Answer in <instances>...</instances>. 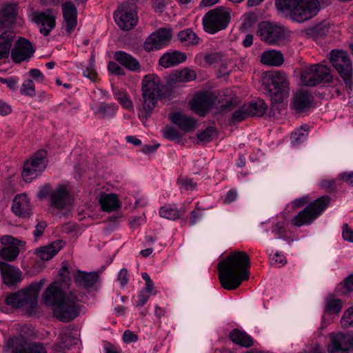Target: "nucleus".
<instances>
[{
  "label": "nucleus",
  "instance_id": "obj_53",
  "mask_svg": "<svg viewBox=\"0 0 353 353\" xmlns=\"http://www.w3.org/2000/svg\"><path fill=\"white\" fill-rule=\"evenodd\" d=\"M24 353H47L46 348L41 343H29Z\"/></svg>",
  "mask_w": 353,
  "mask_h": 353
},
{
  "label": "nucleus",
  "instance_id": "obj_32",
  "mask_svg": "<svg viewBox=\"0 0 353 353\" xmlns=\"http://www.w3.org/2000/svg\"><path fill=\"white\" fill-rule=\"evenodd\" d=\"M260 61L267 65L280 66L284 62V57L280 51L266 50L261 53Z\"/></svg>",
  "mask_w": 353,
  "mask_h": 353
},
{
  "label": "nucleus",
  "instance_id": "obj_36",
  "mask_svg": "<svg viewBox=\"0 0 353 353\" xmlns=\"http://www.w3.org/2000/svg\"><path fill=\"white\" fill-rule=\"evenodd\" d=\"M99 203L103 211L116 210L119 207V199L114 194H105L101 196Z\"/></svg>",
  "mask_w": 353,
  "mask_h": 353
},
{
  "label": "nucleus",
  "instance_id": "obj_8",
  "mask_svg": "<svg viewBox=\"0 0 353 353\" xmlns=\"http://www.w3.org/2000/svg\"><path fill=\"white\" fill-rule=\"evenodd\" d=\"M231 20L230 10L225 7L209 10L202 19L203 30L209 34H215L225 29Z\"/></svg>",
  "mask_w": 353,
  "mask_h": 353
},
{
  "label": "nucleus",
  "instance_id": "obj_47",
  "mask_svg": "<svg viewBox=\"0 0 353 353\" xmlns=\"http://www.w3.org/2000/svg\"><path fill=\"white\" fill-rule=\"evenodd\" d=\"M307 136V132L303 128H300L294 131L291 135V142L294 146H297L303 143Z\"/></svg>",
  "mask_w": 353,
  "mask_h": 353
},
{
  "label": "nucleus",
  "instance_id": "obj_24",
  "mask_svg": "<svg viewBox=\"0 0 353 353\" xmlns=\"http://www.w3.org/2000/svg\"><path fill=\"white\" fill-rule=\"evenodd\" d=\"M168 118L183 132H191L196 128V120L185 114L179 112H172L169 114Z\"/></svg>",
  "mask_w": 353,
  "mask_h": 353
},
{
  "label": "nucleus",
  "instance_id": "obj_64",
  "mask_svg": "<svg viewBox=\"0 0 353 353\" xmlns=\"http://www.w3.org/2000/svg\"><path fill=\"white\" fill-rule=\"evenodd\" d=\"M345 290L343 293H349L353 291V274L347 276L343 283Z\"/></svg>",
  "mask_w": 353,
  "mask_h": 353
},
{
  "label": "nucleus",
  "instance_id": "obj_63",
  "mask_svg": "<svg viewBox=\"0 0 353 353\" xmlns=\"http://www.w3.org/2000/svg\"><path fill=\"white\" fill-rule=\"evenodd\" d=\"M29 74L31 78L40 83L43 82L45 79L44 75L39 69H31L29 71Z\"/></svg>",
  "mask_w": 353,
  "mask_h": 353
},
{
  "label": "nucleus",
  "instance_id": "obj_44",
  "mask_svg": "<svg viewBox=\"0 0 353 353\" xmlns=\"http://www.w3.org/2000/svg\"><path fill=\"white\" fill-rule=\"evenodd\" d=\"M163 137L169 141H179L182 134L176 128L171 126H167L161 130Z\"/></svg>",
  "mask_w": 353,
  "mask_h": 353
},
{
  "label": "nucleus",
  "instance_id": "obj_4",
  "mask_svg": "<svg viewBox=\"0 0 353 353\" xmlns=\"http://www.w3.org/2000/svg\"><path fill=\"white\" fill-rule=\"evenodd\" d=\"M45 283L46 280L42 279L31 283L27 288L10 294L5 299L6 304L14 308L21 307L30 314H32L37 306L39 292Z\"/></svg>",
  "mask_w": 353,
  "mask_h": 353
},
{
  "label": "nucleus",
  "instance_id": "obj_54",
  "mask_svg": "<svg viewBox=\"0 0 353 353\" xmlns=\"http://www.w3.org/2000/svg\"><path fill=\"white\" fill-rule=\"evenodd\" d=\"M83 74L84 77L90 79L91 81L95 80L97 77V72L95 71L93 63H89V65L83 70Z\"/></svg>",
  "mask_w": 353,
  "mask_h": 353
},
{
  "label": "nucleus",
  "instance_id": "obj_22",
  "mask_svg": "<svg viewBox=\"0 0 353 353\" xmlns=\"http://www.w3.org/2000/svg\"><path fill=\"white\" fill-rule=\"evenodd\" d=\"M51 206L57 209H63L70 204V195L64 185H59L50 194Z\"/></svg>",
  "mask_w": 353,
  "mask_h": 353
},
{
  "label": "nucleus",
  "instance_id": "obj_33",
  "mask_svg": "<svg viewBox=\"0 0 353 353\" xmlns=\"http://www.w3.org/2000/svg\"><path fill=\"white\" fill-rule=\"evenodd\" d=\"M229 339L234 343L244 347H250L254 345L253 339L250 335L236 328L230 332Z\"/></svg>",
  "mask_w": 353,
  "mask_h": 353
},
{
  "label": "nucleus",
  "instance_id": "obj_27",
  "mask_svg": "<svg viewBox=\"0 0 353 353\" xmlns=\"http://www.w3.org/2000/svg\"><path fill=\"white\" fill-rule=\"evenodd\" d=\"M114 58L117 62L130 71L139 72L141 70L139 61L131 54L124 51L115 52Z\"/></svg>",
  "mask_w": 353,
  "mask_h": 353
},
{
  "label": "nucleus",
  "instance_id": "obj_10",
  "mask_svg": "<svg viewBox=\"0 0 353 353\" xmlns=\"http://www.w3.org/2000/svg\"><path fill=\"white\" fill-rule=\"evenodd\" d=\"M330 68L322 64H315L305 68L301 74V81L306 86H315L321 83L331 81Z\"/></svg>",
  "mask_w": 353,
  "mask_h": 353
},
{
  "label": "nucleus",
  "instance_id": "obj_14",
  "mask_svg": "<svg viewBox=\"0 0 353 353\" xmlns=\"http://www.w3.org/2000/svg\"><path fill=\"white\" fill-rule=\"evenodd\" d=\"M257 33L261 40L270 44L277 43L285 38L284 28L270 22L261 23Z\"/></svg>",
  "mask_w": 353,
  "mask_h": 353
},
{
  "label": "nucleus",
  "instance_id": "obj_7",
  "mask_svg": "<svg viewBox=\"0 0 353 353\" xmlns=\"http://www.w3.org/2000/svg\"><path fill=\"white\" fill-rule=\"evenodd\" d=\"M330 197L323 196L310 203L291 219V224L294 227H301L311 224L327 207Z\"/></svg>",
  "mask_w": 353,
  "mask_h": 353
},
{
  "label": "nucleus",
  "instance_id": "obj_2",
  "mask_svg": "<svg viewBox=\"0 0 353 353\" xmlns=\"http://www.w3.org/2000/svg\"><path fill=\"white\" fill-rule=\"evenodd\" d=\"M250 261L248 255L241 251L230 253L218 264L219 278L222 287L228 290L236 289L249 279Z\"/></svg>",
  "mask_w": 353,
  "mask_h": 353
},
{
  "label": "nucleus",
  "instance_id": "obj_43",
  "mask_svg": "<svg viewBox=\"0 0 353 353\" xmlns=\"http://www.w3.org/2000/svg\"><path fill=\"white\" fill-rule=\"evenodd\" d=\"M343 303L337 299H327L325 310L330 314H338L341 310Z\"/></svg>",
  "mask_w": 353,
  "mask_h": 353
},
{
  "label": "nucleus",
  "instance_id": "obj_1",
  "mask_svg": "<svg viewBox=\"0 0 353 353\" xmlns=\"http://www.w3.org/2000/svg\"><path fill=\"white\" fill-rule=\"evenodd\" d=\"M83 294L76 292L64 293L59 282L52 283L43 294V303L54 307V316L63 322H69L80 312V303Z\"/></svg>",
  "mask_w": 353,
  "mask_h": 353
},
{
  "label": "nucleus",
  "instance_id": "obj_46",
  "mask_svg": "<svg viewBox=\"0 0 353 353\" xmlns=\"http://www.w3.org/2000/svg\"><path fill=\"white\" fill-rule=\"evenodd\" d=\"M179 188L183 190L192 191L196 188V183L194 182L192 179L184 176L179 177L176 181Z\"/></svg>",
  "mask_w": 353,
  "mask_h": 353
},
{
  "label": "nucleus",
  "instance_id": "obj_37",
  "mask_svg": "<svg viewBox=\"0 0 353 353\" xmlns=\"http://www.w3.org/2000/svg\"><path fill=\"white\" fill-rule=\"evenodd\" d=\"M196 77L194 70L185 68L176 70L170 77V80L174 83H186L194 80Z\"/></svg>",
  "mask_w": 353,
  "mask_h": 353
},
{
  "label": "nucleus",
  "instance_id": "obj_60",
  "mask_svg": "<svg viewBox=\"0 0 353 353\" xmlns=\"http://www.w3.org/2000/svg\"><path fill=\"white\" fill-rule=\"evenodd\" d=\"M203 213L199 210H192L190 213L189 224L190 226L195 225L197 221L201 219Z\"/></svg>",
  "mask_w": 353,
  "mask_h": 353
},
{
  "label": "nucleus",
  "instance_id": "obj_28",
  "mask_svg": "<svg viewBox=\"0 0 353 353\" xmlns=\"http://www.w3.org/2000/svg\"><path fill=\"white\" fill-rule=\"evenodd\" d=\"M17 6L14 3L6 5L0 10V26L8 28L16 21Z\"/></svg>",
  "mask_w": 353,
  "mask_h": 353
},
{
  "label": "nucleus",
  "instance_id": "obj_40",
  "mask_svg": "<svg viewBox=\"0 0 353 353\" xmlns=\"http://www.w3.org/2000/svg\"><path fill=\"white\" fill-rule=\"evenodd\" d=\"M179 40L185 43L186 46H195L199 44L200 39L191 29L187 28L178 34Z\"/></svg>",
  "mask_w": 353,
  "mask_h": 353
},
{
  "label": "nucleus",
  "instance_id": "obj_35",
  "mask_svg": "<svg viewBox=\"0 0 353 353\" xmlns=\"http://www.w3.org/2000/svg\"><path fill=\"white\" fill-rule=\"evenodd\" d=\"M13 39L14 35L11 32L6 31L0 35V59L9 57Z\"/></svg>",
  "mask_w": 353,
  "mask_h": 353
},
{
  "label": "nucleus",
  "instance_id": "obj_51",
  "mask_svg": "<svg viewBox=\"0 0 353 353\" xmlns=\"http://www.w3.org/2000/svg\"><path fill=\"white\" fill-rule=\"evenodd\" d=\"M270 263L276 267H281L287 263V259L283 254L276 252L272 256H270Z\"/></svg>",
  "mask_w": 353,
  "mask_h": 353
},
{
  "label": "nucleus",
  "instance_id": "obj_23",
  "mask_svg": "<svg viewBox=\"0 0 353 353\" xmlns=\"http://www.w3.org/2000/svg\"><path fill=\"white\" fill-rule=\"evenodd\" d=\"M351 350L350 339L344 334L338 333L332 336L328 353H348Z\"/></svg>",
  "mask_w": 353,
  "mask_h": 353
},
{
  "label": "nucleus",
  "instance_id": "obj_34",
  "mask_svg": "<svg viewBox=\"0 0 353 353\" xmlns=\"http://www.w3.org/2000/svg\"><path fill=\"white\" fill-rule=\"evenodd\" d=\"M184 213V210H179L174 204H165L161 206L159 210L161 217L172 221L179 219Z\"/></svg>",
  "mask_w": 353,
  "mask_h": 353
},
{
  "label": "nucleus",
  "instance_id": "obj_11",
  "mask_svg": "<svg viewBox=\"0 0 353 353\" xmlns=\"http://www.w3.org/2000/svg\"><path fill=\"white\" fill-rule=\"evenodd\" d=\"M46 155L47 152L46 150H40L30 160L25 163L22 176L26 181H29L36 178L46 168Z\"/></svg>",
  "mask_w": 353,
  "mask_h": 353
},
{
  "label": "nucleus",
  "instance_id": "obj_3",
  "mask_svg": "<svg viewBox=\"0 0 353 353\" xmlns=\"http://www.w3.org/2000/svg\"><path fill=\"white\" fill-rule=\"evenodd\" d=\"M275 6L280 14L299 23L312 19L320 10L318 0H275Z\"/></svg>",
  "mask_w": 353,
  "mask_h": 353
},
{
  "label": "nucleus",
  "instance_id": "obj_48",
  "mask_svg": "<svg viewBox=\"0 0 353 353\" xmlns=\"http://www.w3.org/2000/svg\"><path fill=\"white\" fill-rule=\"evenodd\" d=\"M20 93L30 97L35 96V85L32 80L27 79L23 81L20 88Z\"/></svg>",
  "mask_w": 353,
  "mask_h": 353
},
{
  "label": "nucleus",
  "instance_id": "obj_49",
  "mask_svg": "<svg viewBox=\"0 0 353 353\" xmlns=\"http://www.w3.org/2000/svg\"><path fill=\"white\" fill-rule=\"evenodd\" d=\"M249 116L250 115L248 110V106L246 104H244L242 107L236 110L233 112L232 116V121L233 122H240L245 119Z\"/></svg>",
  "mask_w": 353,
  "mask_h": 353
},
{
  "label": "nucleus",
  "instance_id": "obj_57",
  "mask_svg": "<svg viewBox=\"0 0 353 353\" xmlns=\"http://www.w3.org/2000/svg\"><path fill=\"white\" fill-rule=\"evenodd\" d=\"M108 69L109 72L115 75H123V69L116 62L110 61L108 63Z\"/></svg>",
  "mask_w": 353,
  "mask_h": 353
},
{
  "label": "nucleus",
  "instance_id": "obj_21",
  "mask_svg": "<svg viewBox=\"0 0 353 353\" xmlns=\"http://www.w3.org/2000/svg\"><path fill=\"white\" fill-rule=\"evenodd\" d=\"M0 271L3 283L7 285L12 286L22 280L19 269L4 261H0Z\"/></svg>",
  "mask_w": 353,
  "mask_h": 353
},
{
  "label": "nucleus",
  "instance_id": "obj_50",
  "mask_svg": "<svg viewBox=\"0 0 353 353\" xmlns=\"http://www.w3.org/2000/svg\"><path fill=\"white\" fill-rule=\"evenodd\" d=\"M341 323L344 327H353V307L344 312L341 318Z\"/></svg>",
  "mask_w": 353,
  "mask_h": 353
},
{
  "label": "nucleus",
  "instance_id": "obj_5",
  "mask_svg": "<svg viewBox=\"0 0 353 353\" xmlns=\"http://www.w3.org/2000/svg\"><path fill=\"white\" fill-rule=\"evenodd\" d=\"M161 80L154 74L145 75L142 80V108L145 117L152 112L161 94Z\"/></svg>",
  "mask_w": 353,
  "mask_h": 353
},
{
  "label": "nucleus",
  "instance_id": "obj_41",
  "mask_svg": "<svg viewBox=\"0 0 353 353\" xmlns=\"http://www.w3.org/2000/svg\"><path fill=\"white\" fill-rule=\"evenodd\" d=\"M249 115L252 117H261L264 114L267 105L263 100H257L246 104Z\"/></svg>",
  "mask_w": 353,
  "mask_h": 353
},
{
  "label": "nucleus",
  "instance_id": "obj_12",
  "mask_svg": "<svg viewBox=\"0 0 353 353\" xmlns=\"http://www.w3.org/2000/svg\"><path fill=\"white\" fill-rule=\"evenodd\" d=\"M172 37L170 28H161L147 37L143 43V49L148 52L160 50L169 44Z\"/></svg>",
  "mask_w": 353,
  "mask_h": 353
},
{
  "label": "nucleus",
  "instance_id": "obj_20",
  "mask_svg": "<svg viewBox=\"0 0 353 353\" xmlns=\"http://www.w3.org/2000/svg\"><path fill=\"white\" fill-rule=\"evenodd\" d=\"M34 19L40 32L44 36L48 35L55 27V17L49 10L36 14Z\"/></svg>",
  "mask_w": 353,
  "mask_h": 353
},
{
  "label": "nucleus",
  "instance_id": "obj_13",
  "mask_svg": "<svg viewBox=\"0 0 353 353\" xmlns=\"http://www.w3.org/2000/svg\"><path fill=\"white\" fill-rule=\"evenodd\" d=\"M0 258L6 261H13L19 256L20 248L25 245L26 242L10 235H3L0 238Z\"/></svg>",
  "mask_w": 353,
  "mask_h": 353
},
{
  "label": "nucleus",
  "instance_id": "obj_19",
  "mask_svg": "<svg viewBox=\"0 0 353 353\" xmlns=\"http://www.w3.org/2000/svg\"><path fill=\"white\" fill-rule=\"evenodd\" d=\"M314 101V97L307 90H300L294 94L291 107L297 112L310 109Z\"/></svg>",
  "mask_w": 353,
  "mask_h": 353
},
{
  "label": "nucleus",
  "instance_id": "obj_42",
  "mask_svg": "<svg viewBox=\"0 0 353 353\" xmlns=\"http://www.w3.org/2000/svg\"><path fill=\"white\" fill-rule=\"evenodd\" d=\"M113 94L120 104L126 109L133 108V104L127 92L123 90L113 89Z\"/></svg>",
  "mask_w": 353,
  "mask_h": 353
},
{
  "label": "nucleus",
  "instance_id": "obj_15",
  "mask_svg": "<svg viewBox=\"0 0 353 353\" xmlns=\"http://www.w3.org/2000/svg\"><path fill=\"white\" fill-rule=\"evenodd\" d=\"M114 19L117 26L123 30H131L138 21L135 10L126 6L119 7L114 12Z\"/></svg>",
  "mask_w": 353,
  "mask_h": 353
},
{
  "label": "nucleus",
  "instance_id": "obj_61",
  "mask_svg": "<svg viewBox=\"0 0 353 353\" xmlns=\"http://www.w3.org/2000/svg\"><path fill=\"white\" fill-rule=\"evenodd\" d=\"M342 236L345 241L353 242V230L349 228L347 223L343 225Z\"/></svg>",
  "mask_w": 353,
  "mask_h": 353
},
{
  "label": "nucleus",
  "instance_id": "obj_30",
  "mask_svg": "<svg viewBox=\"0 0 353 353\" xmlns=\"http://www.w3.org/2000/svg\"><path fill=\"white\" fill-rule=\"evenodd\" d=\"M99 278V276L97 272L78 271L74 275V281L79 286L89 289L97 283Z\"/></svg>",
  "mask_w": 353,
  "mask_h": 353
},
{
  "label": "nucleus",
  "instance_id": "obj_56",
  "mask_svg": "<svg viewBox=\"0 0 353 353\" xmlns=\"http://www.w3.org/2000/svg\"><path fill=\"white\" fill-rule=\"evenodd\" d=\"M320 186L327 192H334L336 188V182L334 179H325L321 181Z\"/></svg>",
  "mask_w": 353,
  "mask_h": 353
},
{
  "label": "nucleus",
  "instance_id": "obj_18",
  "mask_svg": "<svg viewBox=\"0 0 353 353\" xmlns=\"http://www.w3.org/2000/svg\"><path fill=\"white\" fill-rule=\"evenodd\" d=\"M63 17V29L67 34H70L77 26V10L71 1H66L61 5Z\"/></svg>",
  "mask_w": 353,
  "mask_h": 353
},
{
  "label": "nucleus",
  "instance_id": "obj_52",
  "mask_svg": "<svg viewBox=\"0 0 353 353\" xmlns=\"http://www.w3.org/2000/svg\"><path fill=\"white\" fill-rule=\"evenodd\" d=\"M223 54L219 52L208 53L205 56V61L212 65L221 62L222 61Z\"/></svg>",
  "mask_w": 353,
  "mask_h": 353
},
{
  "label": "nucleus",
  "instance_id": "obj_6",
  "mask_svg": "<svg viewBox=\"0 0 353 353\" xmlns=\"http://www.w3.org/2000/svg\"><path fill=\"white\" fill-rule=\"evenodd\" d=\"M271 83L269 92L272 100V109H280L283 107V101L289 97V81L285 73L275 72L270 75Z\"/></svg>",
  "mask_w": 353,
  "mask_h": 353
},
{
  "label": "nucleus",
  "instance_id": "obj_59",
  "mask_svg": "<svg viewBox=\"0 0 353 353\" xmlns=\"http://www.w3.org/2000/svg\"><path fill=\"white\" fill-rule=\"evenodd\" d=\"M59 274L63 283H67V281H70V272L69 271V266L63 263V266L60 269L59 272Z\"/></svg>",
  "mask_w": 353,
  "mask_h": 353
},
{
  "label": "nucleus",
  "instance_id": "obj_58",
  "mask_svg": "<svg viewBox=\"0 0 353 353\" xmlns=\"http://www.w3.org/2000/svg\"><path fill=\"white\" fill-rule=\"evenodd\" d=\"M150 296V294L148 293H146L144 290L139 291L138 296H137V301H136V306L137 307H141L143 306L148 301Z\"/></svg>",
  "mask_w": 353,
  "mask_h": 353
},
{
  "label": "nucleus",
  "instance_id": "obj_17",
  "mask_svg": "<svg viewBox=\"0 0 353 353\" xmlns=\"http://www.w3.org/2000/svg\"><path fill=\"white\" fill-rule=\"evenodd\" d=\"M214 104V100L208 93H199L190 102V109L200 116H205Z\"/></svg>",
  "mask_w": 353,
  "mask_h": 353
},
{
  "label": "nucleus",
  "instance_id": "obj_26",
  "mask_svg": "<svg viewBox=\"0 0 353 353\" xmlns=\"http://www.w3.org/2000/svg\"><path fill=\"white\" fill-rule=\"evenodd\" d=\"M187 59L184 52L174 50L164 53L159 59V63L165 68L178 65Z\"/></svg>",
  "mask_w": 353,
  "mask_h": 353
},
{
  "label": "nucleus",
  "instance_id": "obj_9",
  "mask_svg": "<svg viewBox=\"0 0 353 353\" xmlns=\"http://www.w3.org/2000/svg\"><path fill=\"white\" fill-rule=\"evenodd\" d=\"M330 61L343 80L346 88L352 90V67L347 53L343 50H332L330 52Z\"/></svg>",
  "mask_w": 353,
  "mask_h": 353
},
{
  "label": "nucleus",
  "instance_id": "obj_62",
  "mask_svg": "<svg viewBox=\"0 0 353 353\" xmlns=\"http://www.w3.org/2000/svg\"><path fill=\"white\" fill-rule=\"evenodd\" d=\"M138 340V336L130 330H125L123 334V341L126 343L135 342Z\"/></svg>",
  "mask_w": 353,
  "mask_h": 353
},
{
  "label": "nucleus",
  "instance_id": "obj_29",
  "mask_svg": "<svg viewBox=\"0 0 353 353\" xmlns=\"http://www.w3.org/2000/svg\"><path fill=\"white\" fill-rule=\"evenodd\" d=\"M28 344L22 336L12 337L7 341L3 350L5 353H24Z\"/></svg>",
  "mask_w": 353,
  "mask_h": 353
},
{
  "label": "nucleus",
  "instance_id": "obj_45",
  "mask_svg": "<svg viewBox=\"0 0 353 353\" xmlns=\"http://www.w3.org/2000/svg\"><path fill=\"white\" fill-rule=\"evenodd\" d=\"M216 135V130L214 127H208L197 134V139L201 142L211 141Z\"/></svg>",
  "mask_w": 353,
  "mask_h": 353
},
{
  "label": "nucleus",
  "instance_id": "obj_31",
  "mask_svg": "<svg viewBox=\"0 0 353 353\" xmlns=\"http://www.w3.org/2000/svg\"><path fill=\"white\" fill-rule=\"evenodd\" d=\"M61 240L55 241L48 245L41 247L37 250V255L43 261L52 259L64 245Z\"/></svg>",
  "mask_w": 353,
  "mask_h": 353
},
{
  "label": "nucleus",
  "instance_id": "obj_39",
  "mask_svg": "<svg viewBox=\"0 0 353 353\" xmlns=\"http://www.w3.org/2000/svg\"><path fill=\"white\" fill-rule=\"evenodd\" d=\"M118 106L114 103H100L94 110L95 114H98L102 119L111 118L114 116Z\"/></svg>",
  "mask_w": 353,
  "mask_h": 353
},
{
  "label": "nucleus",
  "instance_id": "obj_25",
  "mask_svg": "<svg viewBox=\"0 0 353 353\" xmlns=\"http://www.w3.org/2000/svg\"><path fill=\"white\" fill-rule=\"evenodd\" d=\"M30 200L26 194L15 196L12 205V211L14 214L21 217H27L31 213Z\"/></svg>",
  "mask_w": 353,
  "mask_h": 353
},
{
  "label": "nucleus",
  "instance_id": "obj_16",
  "mask_svg": "<svg viewBox=\"0 0 353 353\" xmlns=\"http://www.w3.org/2000/svg\"><path fill=\"white\" fill-rule=\"evenodd\" d=\"M35 48L32 43L23 37H21L15 43L11 50V58L17 63L30 59L34 54Z\"/></svg>",
  "mask_w": 353,
  "mask_h": 353
},
{
  "label": "nucleus",
  "instance_id": "obj_38",
  "mask_svg": "<svg viewBox=\"0 0 353 353\" xmlns=\"http://www.w3.org/2000/svg\"><path fill=\"white\" fill-rule=\"evenodd\" d=\"M288 231V224L284 217L272 223V233L274 234L276 239H285Z\"/></svg>",
  "mask_w": 353,
  "mask_h": 353
},
{
  "label": "nucleus",
  "instance_id": "obj_55",
  "mask_svg": "<svg viewBox=\"0 0 353 353\" xmlns=\"http://www.w3.org/2000/svg\"><path fill=\"white\" fill-rule=\"evenodd\" d=\"M117 280L119 282V284L121 288H124L128 283L129 281V274L128 271L125 268H122L117 276Z\"/></svg>",
  "mask_w": 353,
  "mask_h": 353
}]
</instances>
